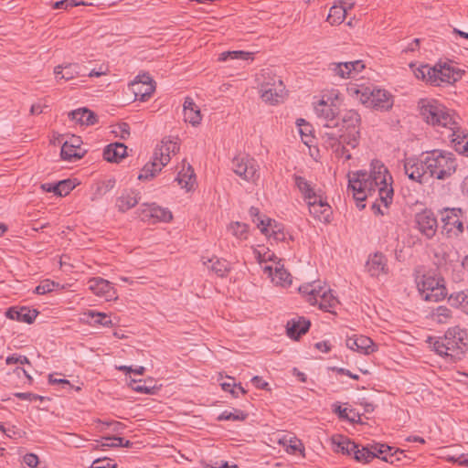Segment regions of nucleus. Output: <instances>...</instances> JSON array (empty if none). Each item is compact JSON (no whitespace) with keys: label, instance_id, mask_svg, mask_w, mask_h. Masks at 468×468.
<instances>
[{"label":"nucleus","instance_id":"f257e3e1","mask_svg":"<svg viewBox=\"0 0 468 468\" xmlns=\"http://www.w3.org/2000/svg\"><path fill=\"white\" fill-rule=\"evenodd\" d=\"M370 166L369 173L357 171L348 175V189L352 191L360 208L365 207L363 202L367 197H373L374 212L385 215L393 200V179L382 162L374 160Z\"/></svg>","mask_w":468,"mask_h":468},{"label":"nucleus","instance_id":"f03ea898","mask_svg":"<svg viewBox=\"0 0 468 468\" xmlns=\"http://www.w3.org/2000/svg\"><path fill=\"white\" fill-rule=\"evenodd\" d=\"M431 349L447 361L456 362L463 357L468 347V330L454 326L449 328L442 337L428 338Z\"/></svg>","mask_w":468,"mask_h":468},{"label":"nucleus","instance_id":"7ed1b4c3","mask_svg":"<svg viewBox=\"0 0 468 468\" xmlns=\"http://www.w3.org/2000/svg\"><path fill=\"white\" fill-rule=\"evenodd\" d=\"M346 91L351 98L376 111H388L394 103L393 97L388 91L372 85L350 83Z\"/></svg>","mask_w":468,"mask_h":468},{"label":"nucleus","instance_id":"20e7f679","mask_svg":"<svg viewBox=\"0 0 468 468\" xmlns=\"http://www.w3.org/2000/svg\"><path fill=\"white\" fill-rule=\"evenodd\" d=\"M414 76L418 80L433 85L441 86L442 84H452L461 78V72L447 63H438L433 67L430 65H420L414 67L410 65Z\"/></svg>","mask_w":468,"mask_h":468},{"label":"nucleus","instance_id":"39448f33","mask_svg":"<svg viewBox=\"0 0 468 468\" xmlns=\"http://www.w3.org/2000/svg\"><path fill=\"white\" fill-rule=\"evenodd\" d=\"M426 169L430 172L431 178L446 180L456 171L457 161L452 153L433 150L426 153Z\"/></svg>","mask_w":468,"mask_h":468},{"label":"nucleus","instance_id":"423d86ee","mask_svg":"<svg viewBox=\"0 0 468 468\" xmlns=\"http://www.w3.org/2000/svg\"><path fill=\"white\" fill-rule=\"evenodd\" d=\"M419 107L421 116L428 123L453 132L457 129V122L450 112L436 100L421 99Z\"/></svg>","mask_w":468,"mask_h":468},{"label":"nucleus","instance_id":"0eeeda50","mask_svg":"<svg viewBox=\"0 0 468 468\" xmlns=\"http://www.w3.org/2000/svg\"><path fill=\"white\" fill-rule=\"evenodd\" d=\"M299 292L305 296L310 304H318L319 308L325 312L333 313L339 303L337 298L332 294L331 290L326 286H322L319 281L300 286Z\"/></svg>","mask_w":468,"mask_h":468},{"label":"nucleus","instance_id":"6e6552de","mask_svg":"<svg viewBox=\"0 0 468 468\" xmlns=\"http://www.w3.org/2000/svg\"><path fill=\"white\" fill-rule=\"evenodd\" d=\"M416 282L426 301L439 302L447 295L444 280L436 271L422 273L420 270L416 271Z\"/></svg>","mask_w":468,"mask_h":468},{"label":"nucleus","instance_id":"1a4fd4ad","mask_svg":"<svg viewBox=\"0 0 468 468\" xmlns=\"http://www.w3.org/2000/svg\"><path fill=\"white\" fill-rule=\"evenodd\" d=\"M261 80V97L270 104L282 102L286 96L285 86L280 77L270 70H263Z\"/></svg>","mask_w":468,"mask_h":468},{"label":"nucleus","instance_id":"9d476101","mask_svg":"<svg viewBox=\"0 0 468 468\" xmlns=\"http://www.w3.org/2000/svg\"><path fill=\"white\" fill-rule=\"evenodd\" d=\"M339 122V132L345 133L346 139L344 142L354 149L359 144V125L361 122L360 115L355 110H346L342 112Z\"/></svg>","mask_w":468,"mask_h":468},{"label":"nucleus","instance_id":"9b49d317","mask_svg":"<svg viewBox=\"0 0 468 468\" xmlns=\"http://www.w3.org/2000/svg\"><path fill=\"white\" fill-rule=\"evenodd\" d=\"M232 171L242 180L255 184L260 178V165L258 162L246 154L235 156L231 162Z\"/></svg>","mask_w":468,"mask_h":468},{"label":"nucleus","instance_id":"f8f14e48","mask_svg":"<svg viewBox=\"0 0 468 468\" xmlns=\"http://www.w3.org/2000/svg\"><path fill=\"white\" fill-rule=\"evenodd\" d=\"M324 144L330 148L337 157H342L345 160L351 159V154L347 147H349L344 139H346V133L333 129L324 132L322 135Z\"/></svg>","mask_w":468,"mask_h":468},{"label":"nucleus","instance_id":"ddd939ff","mask_svg":"<svg viewBox=\"0 0 468 468\" xmlns=\"http://www.w3.org/2000/svg\"><path fill=\"white\" fill-rule=\"evenodd\" d=\"M364 69L365 64L362 60H355L349 62H331L327 67V70L332 77L341 80L354 79Z\"/></svg>","mask_w":468,"mask_h":468},{"label":"nucleus","instance_id":"4468645a","mask_svg":"<svg viewBox=\"0 0 468 468\" xmlns=\"http://www.w3.org/2000/svg\"><path fill=\"white\" fill-rule=\"evenodd\" d=\"M331 97L322 96V99L314 106V112L327 129L338 128L339 122L336 119L338 114L337 107L329 104Z\"/></svg>","mask_w":468,"mask_h":468},{"label":"nucleus","instance_id":"2eb2a0df","mask_svg":"<svg viewBox=\"0 0 468 468\" xmlns=\"http://www.w3.org/2000/svg\"><path fill=\"white\" fill-rule=\"evenodd\" d=\"M442 229L448 235L458 236L463 231L461 208H444L441 212Z\"/></svg>","mask_w":468,"mask_h":468},{"label":"nucleus","instance_id":"dca6fc26","mask_svg":"<svg viewBox=\"0 0 468 468\" xmlns=\"http://www.w3.org/2000/svg\"><path fill=\"white\" fill-rule=\"evenodd\" d=\"M426 157L420 159H407L404 164L405 174L410 179L420 184H425L431 178L430 172L426 169Z\"/></svg>","mask_w":468,"mask_h":468},{"label":"nucleus","instance_id":"f3484780","mask_svg":"<svg viewBox=\"0 0 468 468\" xmlns=\"http://www.w3.org/2000/svg\"><path fill=\"white\" fill-rule=\"evenodd\" d=\"M130 86L135 98L142 101L150 98L155 90V83L148 73L137 75Z\"/></svg>","mask_w":468,"mask_h":468},{"label":"nucleus","instance_id":"a211bd4d","mask_svg":"<svg viewBox=\"0 0 468 468\" xmlns=\"http://www.w3.org/2000/svg\"><path fill=\"white\" fill-rule=\"evenodd\" d=\"M140 210L142 218L151 223L158 221L168 222L173 218L170 210L155 203L144 204Z\"/></svg>","mask_w":468,"mask_h":468},{"label":"nucleus","instance_id":"6ab92c4d","mask_svg":"<svg viewBox=\"0 0 468 468\" xmlns=\"http://www.w3.org/2000/svg\"><path fill=\"white\" fill-rule=\"evenodd\" d=\"M81 144L82 141L80 137L71 135L69 140H66L62 144L60 152L62 159L66 161L80 159L85 152L80 148Z\"/></svg>","mask_w":468,"mask_h":468},{"label":"nucleus","instance_id":"aec40b11","mask_svg":"<svg viewBox=\"0 0 468 468\" xmlns=\"http://www.w3.org/2000/svg\"><path fill=\"white\" fill-rule=\"evenodd\" d=\"M310 214L317 220L323 223H328L332 215L331 207L324 200L320 195L317 199H313L307 203Z\"/></svg>","mask_w":468,"mask_h":468},{"label":"nucleus","instance_id":"412c9836","mask_svg":"<svg viewBox=\"0 0 468 468\" xmlns=\"http://www.w3.org/2000/svg\"><path fill=\"white\" fill-rule=\"evenodd\" d=\"M347 348L364 355H369L377 350V346L367 336L353 335L346 340Z\"/></svg>","mask_w":468,"mask_h":468},{"label":"nucleus","instance_id":"4be33fe9","mask_svg":"<svg viewBox=\"0 0 468 468\" xmlns=\"http://www.w3.org/2000/svg\"><path fill=\"white\" fill-rule=\"evenodd\" d=\"M419 230L427 238H431L437 229V220L430 210H423L416 215Z\"/></svg>","mask_w":468,"mask_h":468},{"label":"nucleus","instance_id":"5701e85b","mask_svg":"<svg viewBox=\"0 0 468 468\" xmlns=\"http://www.w3.org/2000/svg\"><path fill=\"white\" fill-rule=\"evenodd\" d=\"M257 227L261 232L266 237L272 238L276 241H282L285 239V233L280 224L270 218H264L260 219L257 223Z\"/></svg>","mask_w":468,"mask_h":468},{"label":"nucleus","instance_id":"b1692460","mask_svg":"<svg viewBox=\"0 0 468 468\" xmlns=\"http://www.w3.org/2000/svg\"><path fill=\"white\" fill-rule=\"evenodd\" d=\"M263 272L271 278L275 285L286 286L292 282L291 273L284 268V265H265Z\"/></svg>","mask_w":468,"mask_h":468},{"label":"nucleus","instance_id":"393cba45","mask_svg":"<svg viewBox=\"0 0 468 468\" xmlns=\"http://www.w3.org/2000/svg\"><path fill=\"white\" fill-rule=\"evenodd\" d=\"M179 151V145L176 141L165 139L162 141L161 145L154 149V155L160 159L165 166L171 159V154H175Z\"/></svg>","mask_w":468,"mask_h":468},{"label":"nucleus","instance_id":"a878e982","mask_svg":"<svg viewBox=\"0 0 468 468\" xmlns=\"http://www.w3.org/2000/svg\"><path fill=\"white\" fill-rule=\"evenodd\" d=\"M89 289L96 295L110 300L114 297L112 285L102 278H93L88 282Z\"/></svg>","mask_w":468,"mask_h":468},{"label":"nucleus","instance_id":"bb28decb","mask_svg":"<svg viewBox=\"0 0 468 468\" xmlns=\"http://www.w3.org/2000/svg\"><path fill=\"white\" fill-rule=\"evenodd\" d=\"M310 321L302 316H297L287 322V335L292 339H298L304 335L310 327Z\"/></svg>","mask_w":468,"mask_h":468},{"label":"nucleus","instance_id":"cd10ccee","mask_svg":"<svg viewBox=\"0 0 468 468\" xmlns=\"http://www.w3.org/2000/svg\"><path fill=\"white\" fill-rule=\"evenodd\" d=\"M38 313L36 310H30L27 307H10L5 312V316L8 319L16 320L17 322L32 324L37 318Z\"/></svg>","mask_w":468,"mask_h":468},{"label":"nucleus","instance_id":"c85d7f7f","mask_svg":"<svg viewBox=\"0 0 468 468\" xmlns=\"http://www.w3.org/2000/svg\"><path fill=\"white\" fill-rule=\"evenodd\" d=\"M184 119L186 122H189L193 126H197L200 123L202 117L199 108L194 102L193 99L186 98L184 105Z\"/></svg>","mask_w":468,"mask_h":468},{"label":"nucleus","instance_id":"c756f323","mask_svg":"<svg viewBox=\"0 0 468 468\" xmlns=\"http://www.w3.org/2000/svg\"><path fill=\"white\" fill-rule=\"evenodd\" d=\"M127 147L121 143L109 144L103 151V157L112 163L120 162L126 155Z\"/></svg>","mask_w":468,"mask_h":468},{"label":"nucleus","instance_id":"7c9ffc66","mask_svg":"<svg viewBox=\"0 0 468 468\" xmlns=\"http://www.w3.org/2000/svg\"><path fill=\"white\" fill-rule=\"evenodd\" d=\"M335 452H341L346 455H353L357 445L348 438L342 435L333 436L331 439Z\"/></svg>","mask_w":468,"mask_h":468},{"label":"nucleus","instance_id":"2f4dec72","mask_svg":"<svg viewBox=\"0 0 468 468\" xmlns=\"http://www.w3.org/2000/svg\"><path fill=\"white\" fill-rule=\"evenodd\" d=\"M164 166V163L160 162V159H157V157L153 154L151 161L141 170L138 179L141 181L151 180Z\"/></svg>","mask_w":468,"mask_h":468},{"label":"nucleus","instance_id":"473e14b6","mask_svg":"<svg viewBox=\"0 0 468 468\" xmlns=\"http://www.w3.org/2000/svg\"><path fill=\"white\" fill-rule=\"evenodd\" d=\"M139 202V194L133 190H125L117 198L116 206L122 212L133 207Z\"/></svg>","mask_w":468,"mask_h":468},{"label":"nucleus","instance_id":"72a5a7b5","mask_svg":"<svg viewBox=\"0 0 468 468\" xmlns=\"http://www.w3.org/2000/svg\"><path fill=\"white\" fill-rule=\"evenodd\" d=\"M294 183L299 191L302 193L304 200L308 203L313 199H317V197L320 195L315 191L314 186L310 182H308L304 177L300 176H294Z\"/></svg>","mask_w":468,"mask_h":468},{"label":"nucleus","instance_id":"f704fd0d","mask_svg":"<svg viewBox=\"0 0 468 468\" xmlns=\"http://www.w3.org/2000/svg\"><path fill=\"white\" fill-rule=\"evenodd\" d=\"M79 65L75 63H69L64 66L58 65L54 69V74L56 80L58 81L60 80H70L76 78L79 74Z\"/></svg>","mask_w":468,"mask_h":468},{"label":"nucleus","instance_id":"c9c22d12","mask_svg":"<svg viewBox=\"0 0 468 468\" xmlns=\"http://www.w3.org/2000/svg\"><path fill=\"white\" fill-rule=\"evenodd\" d=\"M69 116L71 118V120L75 121L80 125L89 126L94 124L97 122L96 115L86 108H80L72 111L69 113Z\"/></svg>","mask_w":468,"mask_h":468},{"label":"nucleus","instance_id":"e433bc0d","mask_svg":"<svg viewBox=\"0 0 468 468\" xmlns=\"http://www.w3.org/2000/svg\"><path fill=\"white\" fill-rule=\"evenodd\" d=\"M176 181L186 191L192 190L196 185V176L193 168L189 165L186 167L184 166L178 172Z\"/></svg>","mask_w":468,"mask_h":468},{"label":"nucleus","instance_id":"4c0bfd02","mask_svg":"<svg viewBox=\"0 0 468 468\" xmlns=\"http://www.w3.org/2000/svg\"><path fill=\"white\" fill-rule=\"evenodd\" d=\"M371 450L373 452L372 459L377 457V458H379V459H381L385 462L390 463H394V459H393L394 453L398 452V451H395L394 452H392V451H393L392 447L386 445V444H380V443H376V444L371 445Z\"/></svg>","mask_w":468,"mask_h":468},{"label":"nucleus","instance_id":"58836bf2","mask_svg":"<svg viewBox=\"0 0 468 468\" xmlns=\"http://www.w3.org/2000/svg\"><path fill=\"white\" fill-rule=\"evenodd\" d=\"M449 303L452 306L468 314V290L452 293L449 297Z\"/></svg>","mask_w":468,"mask_h":468},{"label":"nucleus","instance_id":"ea45409f","mask_svg":"<svg viewBox=\"0 0 468 468\" xmlns=\"http://www.w3.org/2000/svg\"><path fill=\"white\" fill-rule=\"evenodd\" d=\"M450 133H451L448 135V137L451 138L455 150L459 153L468 155V137L465 135H460L458 125L457 129L454 130V133L453 131H450Z\"/></svg>","mask_w":468,"mask_h":468},{"label":"nucleus","instance_id":"a19ab883","mask_svg":"<svg viewBox=\"0 0 468 468\" xmlns=\"http://www.w3.org/2000/svg\"><path fill=\"white\" fill-rule=\"evenodd\" d=\"M253 253L259 263L275 262L277 261L275 253L265 245H258L253 249Z\"/></svg>","mask_w":468,"mask_h":468},{"label":"nucleus","instance_id":"79ce46f5","mask_svg":"<svg viewBox=\"0 0 468 468\" xmlns=\"http://www.w3.org/2000/svg\"><path fill=\"white\" fill-rule=\"evenodd\" d=\"M452 317V311L443 305L438 306L431 313V319L437 324H447Z\"/></svg>","mask_w":468,"mask_h":468},{"label":"nucleus","instance_id":"37998d69","mask_svg":"<svg viewBox=\"0 0 468 468\" xmlns=\"http://www.w3.org/2000/svg\"><path fill=\"white\" fill-rule=\"evenodd\" d=\"M228 231L239 240L247 239L249 236L248 225L239 221L231 222L228 226Z\"/></svg>","mask_w":468,"mask_h":468},{"label":"nucleus","instance_id":"c03bdc74","mask_svg":"<svg viewBox=\"0 0 468 468\" xmlns=\"http://www.w3.org/2000/svg\"><path fill=\"white\" fill-rule=\"evenodd\" d=\"M346 10L338 5H335L330 8L327 21L332 25L341 24L346 18Z\"/></svg>","mask_w":468,"mask_h":468},{"label":"nucleus","instance_id":"a18cd8bd","mask_svg":"<svg viewBox=\"0 0 468 468\" xmlns=\"http://www.w3.org/2000/svg\"><path fill=\"white\" fill-rule=\"evenodd\" d=\"M228 59H252V53L241 50L225 51L219 55L218 60L227 61Z\"/></svg>","mask_w":468,"mask_h":468},{"label":"nucleus","instance_id":"49530a36","mask_svg":"<svg viewBox=\"0 0 468 468\" xmlns=\"http://www.w3.org/2000/svg\"><path fill=\"white\" fill-rule=\"evenodd\" d=\"M105 441L104 442L101 443V445H98L97 447L101 446L102 448L104 447H125L129 448L132 445V442L130 441H124L122 437H105L103 438Z\"/></svg>","mask_w":468,"mask_h":468},{"label":"nucleus","instance_id":"de8ad7c7","mask_svg":"<svg viewBox=\"0 0 468 468\" xmlns=\"http://www.w3.org/2000/svg\"><path fill=\"white\" fill-rule=\"evenodd\" d=\"M280 443L285 447V450L289 453H295L297 451L302 452V443L296 438H282L280 440Z\"/></svg>","mask_w":468,"mask_h":468},{"label":"nucleus","instance_id":"09e8293b","mask_svg":"<svg viewBox=\"0 0 468 468\" xmlns=\"http://www.w3.org/2000/svg\"><path fill=\"white\" fill-rule=\"evenodd\" d=\"M87 315L93 319V322L103 326H111L112 324L110 317L104 313H99L95 311H89Z\"/></svg>","mask_w":468,"mask_h":468},{"label":"nucleus","instance_id":"8fccbe9b","mask_svg":"<svg viewBox=\"0 0 468 468\" xmlns=\"http://www.w3.org/2000/svg\"><path fill=\"white\" fill-rule=\"evenodd\" d=\"M373 452L371 447H363L362 449L356 448L354 451V457L358 462L368 463L372 460Z\"/></svg>","mask_w":468,"mask_h":468},{"label":"nucleus","instance_id":"3c124183","mask_svg":"<svg viewBox=\"0 0 468 468\" xmlns=\"http://www.w3.org/2000/svg\"><path fill=\"white\" fill-rule=\"evenodd\" d=\"M297 125L299 127V133L302 137V141L305 144H309V140L311 139V126L308 124L303 119H299L297 121Z\"/></svg>","mask_w":468,"mask_h":468},{"label":"nucleus","instance_id":"603ef678","mask_svg":"<svg viewBox=\"0 0 468 468\" xmlns=\"http://www.w3.org/2000/svg\"><path fill=\"white\" fill-rule=\"evenodd\" d=\"M74 188V185L70 180H62L55 184L56 195L62 197L68 195Z\"/></svg>","mask_w":468,"mask_h":468},{"label":"nucleus","instance_id":"864d4df0","mask_svg":"<svg viewBox=\"0 0 468 468\" xmlns=\"http://www.w3.org/2000/svg\"><path fill=\"white\" fill-rule=\"evenodd\" d=\"M143 380H135L132 379L129 386L133 388V390L142 393V394H154V387H148L142 383Z\"/></svg>","mask_w":468,"mask_h":468},{"label":"nucleus","instance_id":"5fc2aeb1","mask_svg":"<svg viewBox=\"0 0 468 468\" xmlns=\"http://www.w3.org/2000/svg\"><path fill=\"white\" fill-rule=\"evenodd\" d=\"M247 417L241 410H235V412H230L228 410L223 411L219 416V420H244Z\"/></svg>","mask_w":468,"mask_h":468},{"label":"nucleus","instance_id":"6e6d98bb","mask_svg":"<svg viewBox=\"0 0 468 468\" xmlns=\"http://www.w3.org/2000/svg\"><path fill=\"white\" fill-rule=\"evenodd\" d=\"M57 286H58V283L49 280H45L35 288V292L37 294H46L52 292Z\"/></svg>","mask_w":468,"mask_h":468},{"label":"nucleus","instance_id":"4d7b16f0","mask_svg":"<svg viewBox=\"0 0 468 468\" xmlns=\"http://www.w3.org/2000/svg\"><path fill=\"white\" fill-rule=\"evenodd\" d=\"M365 271L370 276L378 278L381 274H387L388 269L385 265H365Z\"/></svg>","mask_w":468,"mask_h":468},{"label":"nucleus","instance_id":"13d9d810","mask_svg":"<svg viewBox=\"0 0 468 468\" xmlns=\"http://www.w3.org/2000/svg\"><path fill=\"white\" fill-rule=\"evenodd\" d=\"M14 395L16 398H17L19 399H23V400H28V401H33V400L42 401V400H44V397L31 393V392H16Z\"/></svg>","mask_w":468,"mask_h":468},{"label":"nucleus","instance_id":"bf43d9fd","mask_svg":"<svg viewBox=\"0 0 468 468\" xmlns=\"http://www.w3.org/2000/svg\"><path fill=\"white\" fill-rule=\"evenodd\" d=\"M90 468H116V464L109 459H97Z\"/></svg>","mask_w":468,"mask_h":468},{"label":"nucleus","instance_id":"052dcab7","mask_svg":"<svg viewBox=\"0 0 468 468\" xmlns=\"http://www.w3.org/2000/svg\"><path fill=\"white\" fill-rule=\"evenodd\" d=\"M5 363L7 365L12 364H29V361L27 356H17V355H12L6 357Z\"/></svg>","mask_w":468,"mask_h":468},{"label":"nucleus","instance_id":"680f3d73","mask_svg":"<svg viewBox=\"0 0 468 468\" xmlns=\"http://www.w3.org/2000/svg\"><path fill=\"white\" fill-rule=\"evenodd\" d=\"M209 271L214 272L218 277H224L229 271V269L227 265H210Z\"/></svg>","mask_w":468,"mask_h":468},{"label":"nucleus","instance_id":"e2e57ef3","mask_svg":"<svg viewBox=\"0 0 468 468\" xmlns=\"http://www.w3.org/2000/svg\"><path fill=\"white\" fill-rule=\"evenodd\" d=\"M24 463L31 468H37L38 464V457L34 453H27L24 456Z\"/></svg>","mask_w":468,"mask_h":468},{"label":"nucleus","instance_id":"0e129e2a","mask_svg":"<svg viewBox=\"0 0 468 468\" xmlns=\"http://www.w3.org/2000/svg\"><path fill=\"white\" fill-rule=\"evenodd\" d=\"M323 96H325V99H327V97H331L332 101H329V104L337 107L340 100V92L337 90H332L329 92L324 93Z\"/></svg>","mask_w":468,"mask_h":468},{"label":"nucleus","instance_id":"69168bd1","mask_svg":"<svg viewBox=\"0 0 468 468\" xmlns=\"http://www.w3.org/2000/svg\"><path fill=\"white\" fill-rule=\"evenodd\" d=\"M252 384L260 389H268L269 383L266 382L261 377L255 376L251 378Z\"/></svg>","mask_w":468,"mask_h":468},{"label":"nucleus","instance_id":"338daca9","mask_svg":"<svg viewBox=\"0 0 468 468\" xmlns=\"http://www.w3.org/2000/svg\"><path fill=\"white\" fill-rule=\"evenodd\" d=\"M79 5H80V3H76L74 1L62 0V1L56 2L54 4V8H56V9H58V8L68 9L69 7L77 6Z\"/></svg>","mask_w":468,"mask_h":468},{"label":"nucleus","instance_id":"774afa93","mask_svg":"<svg viewBox=\"0 0 468 468\" xmlns=\"http://www.w3.org/2000/svg\"><path fill=\"white\" fill-rule=\"evenodd\" d=\"M450 460L459 465L468 466V452L458 455L457 457H452Z\"/></svg>","mask_w":468,"mask_h":468}]
</instances>
